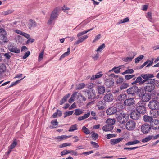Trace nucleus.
<instances>
[{"label":"nucleus","instance_id":"obj_41","mask_svg":"<svg viewBox=\"0 0 159 159\" xmlns=\"http://www.w3.org/2000/svg\"><path fill=\"white\" fill-rule=\"evenodd\" d=\"M25 77L24 76L23 78H22L19 80H17L15 82H12L11 83V85L9 86V87H11L13 86L14 85H16L18 83H20V82L21 81V80H22Z\"/></svg>","mask_w":159,"mask_h":159},{"label":"nucleus","instance_id":"obj_46","mask_svg":"<svg viewBox=\"0 0 159 159\" xmlns=\"http://www.w3.org/2000/svg\"><path fill=\"white\" fill-rule=\"evenodd\" d=\"M85 86V84L84 83H81L79 84L77 86V87L76 88V89L80 90L81 89L84 88Z\"/></svg>","mask_w":159,"mask_h":159},{"label":"nucleus","instance_id":"obj_7","mask_svg":"<svg viewBox=\"0 0 159 159\" xmlns=\"http://www.w3.org/2000/svg\"><path fill=\"white\" fill-rule=\"evenodd\" d=\"M8 49L11 52L16 53H19L20 52V50L17 48L16 44L14 43H11L8 47Z\"/></svg>","mask_w":159,"mask_h":159},{"label":"nucleus","instance_id":"obj_21","mask_svg":"<svg viewBox=\"0 0 159 159\" xmlns=\"http://www.w3.org/2000/svg\"><path fill=\"white\" fill-rule=\"evenodd\" d=\"M154 88V84H148L144 88V89L146 92H151L153 90Z\"/></svg>","mask_w":159,"mask_h":159},{"label":"nucleus","instance_id":"obj_57","mask_svg":"<svg viewBox=\"0 0 159 159\" xmlns=\"http://www.w3.org/2000/svg\"><path fill=\"white\" fill-rule=\"evenodd\" d=\"M116 135L115 134H109L106 135V138L107 139H110L111 138L116 137Z\"/></svg>","mask_w":159,"mask_h":159},{"label":"nucleus","instance_id":"obj_3","mask_svg":"<svg viewBox=\"0 0 159 159\" xmlns=\"http://www.w3.org/2000/svg\"><path fill=\"white\" fill-rule=\"evenodd\" d=\"M145 106L146 103L142 101L139 102L136 105V111L140 114H144L146 112Z\"/></svg>","mask_w":159,"mask_h":159},{"label":"nucleus","instance_id":"obj_50","mask_svg":"<svg viewBox=\"0 0 159 159\" xmlns=\"http://www.w3.org/2000/svg\"><path fill=\"white\" fill-rule=\"evenodd\" d=\"M2 35H7V34L6 31L2 28L0 29V36Z\"/></svg>","mask_w":159,"mask_h":159},{"label":"nucleus","instance_id":"obj_32","mask_svg":"<svg viewBox=\"0 0 159 159\" xmlns=\"http://www.w3.org/2000/svg\"><path fill=\"white\" fill-rule=\"evenodd\" d=\"M105 84L108 87H111L113 85L114 82L112 80H107L105 82Z\"/></svg>","mask_w":159,"mask_h":159},{"label":"nucleus","instance_id":"obj_2","mask_svg":"<svg viewBox=\"0 0 159 159\" xmlns=\"http://www.w3.org/2000/svg\"><path fill=\"white\" fill-rule=\"evenodd\" d=\"M117 113H119L117 114L119 115L117 117L118 122L121 124H124L127 121L129 118V115L125 113L122 111H120Z\"/></svg>","mask_w":159,"mask_h":159},{"label":"nucleus","instance_id":"obj_33","mask_svg":"<svg viewBox=\"0 0 159 159\" xmlns=\"http://www.w3.org/2000/svg\"><path fill=\"white\" fill-rule=\"evenodd\" d=\"M70 96L69 94H68L64 96L60 102V104L61 105L63 104L67 100Z\"/></svg>","mask_w":159,"mask_h":159},{"label":"nucleus","instance_id":"obj_58","mask_svg":"<svg viewBox=\"0 0 159 159\" xmlns=\"http://www.w3.org/2000/svg\"><path fill=\"white\" fill-rule=\"evenodd\" d=\"M153 59H152L151 60H148L146 62L147 63V65L146 67H148L150 66L153 63Z\"/></svg>","mask_w":159,"mask_h":159},{"label":"nucleus","instance_id":"obj_34","mask_svg":"<svg viewBox=\"0 0 159 159\" xmlns=\"http://www.w3.org/2000/svg\"><path fill=\"white\" fill-rule=\"evenodd\" d=\"M90 112H88L87 114H85L83 116L79 117L78 118V120L79 121H80L84 120L88 118L90 116Z\"/></svg>","mask_w":159,"mask_h":159},{"label":"nucleus","instance_id":"obj_54","mask_svg":"<svg viewBox=\"0 0 159 159\" xmlns=\"http://www.w3.org/2000/svg\"><path fill=\"white\" fill-rule=\"evenodd\" d=\"M148 79L147 83L148 84H153L155 82V80L154 79Z\"/></svg>","mask_w":159,"mask_h":159},{"label":"nucleus","instance_id":"obj_15","mask_svg":"<svg viewBox=\"0 0 159 159\" xmlns=\"http://www.w3.org/2000/svg\"><path fill=\"white\" fill-rule=\"evenodd\" d=\"M140 116V114L138 113L137 111H132L130 114V118L133 120L138 119Z\"/></svg>","mask_w":159,"mask_h":159},{"label":"nucleus","instance_id":"obj_62","mask_svg":"<svg viewBox=\"0 0 159 159\" xmlns=\"http://www.w3.org/2000/svg\"><path fill=\"white\" fill-rule=\"evenodd\" d=\"M105 102L103 101H99L97 104V106L104 105Z\"/></svg>","mask_w":159,"mask_h":159},{"label":"nucleus","instance_id":"obj_52","mask_svg":"<svg viewBox=\"0 0 159 159\" xmlns=\"http://www.w3.org/2000/svg\"><path fill=\"white\" fill-rule=\"evenodd\" d=\"M135 76V75H126L125 76V78L126 80H129Z\"/></svg>","mask_w":159,"mask_h":159},{"label":"nucleus","instance_id":"obj_27","mask_svg":"<svg viewBox=\"0 0 159 159\" xmlns=\"http://www.w3.org/2000/svg\"><path fill=\"white\" fill-rule=\"evenodd\" d=\"M6 65L3 63H0V75L6 71Z\"/></svg>","mask_w":159,"mask_h":159},{"label":"nucleus","instance_id":"obj_4","mask_svg":"<svg viewBox=\"0 0 159 159\" xmlns=\"http://www.w3.org/2000/svg\"><path fill=\"white\" fill-rule=\"evenodd\" d=\"M85 34L83 31L78 33L77 35L78 39L75 42L74 45H78L87 39L88 37V36L87 35L83 36Z\"/></svg>","mask_w":159,"mask_h":159},{"label":"nucleus","instance_id":"obj_31","mask_svg":"<svg viewBox=\"0 0 159 159\" xmlns=\"http://www.w3.org/2000/svg\"><path fill=\"white\" fill-rule=\"evenodd\" d=\"M62 115V113L61 111L58 109H57V112L54 113L52 116L53 118H55L57 117V116L59 117L61 116Z\"/></svg>","mask_w":159,"mask_h":159},{"label":"nucleus","instance_id":"obj_53","mask_svg":"<svg viewBox=\"0 0 159 159\" xmlns=\"http://www.w3.org/2000/svg\"><path fill=\"white\" fill-rule=\"evenodd\" d=\"M44 54V51H41L40 53L39 54V57L38 59V61H40L43 58V56Z\"/></svg>","mask_w":159,"mask_h":159},{"label":"nucleus","instance_id":"obj_37","mask_svg":"<svg viewBox=\"0 0 159 159\" xmlns=\"http://www.w3.org/2000/svg\"><path fill=\"white\" fill-rule=\"evenodd\" d=\"M140 143V141L138 140H135L132 141H129L127 143L125 144V145L126 146H129L132 145H134L137 144L139 143Z\"/></svg>","mask_w":159,"mask_h":159},{"label":"nucleus","instance_id":"obj_36","mask_svg":"<svg viewBox=\"0 0 159 159\" xmlns=\"http://www.w3.org/2000/svg\"><path fill=\"white\" fill-rule=\"evenodd\" d=\"M77 124H74L72 125L69 128L68 131L73 132L75 130H77L78 129Z\"/></svg>","mask_w":159,"mask_h":159},{"label":"nucleus","instance_id":"obj_8","mask_svg":"<svg viewBox=\"0 0 159 159\" xmlns=\"http://www.w3.org/2000/svg\"><path fill=\"white\" fill-rule=\"evenodd\" d=\"M138 90V88L137 86H133L127 89V92L129 95H131L132 96H135Z\"/></svg>","mask_w":159,"mask_h":159},{"label":"nucleus","instance_id":"obj_28","mask_svg":"<svg viewBox=\"0 0 159 159\" xmlns=\"http://www.w3.org/2000/svg\"><path fill=\"white\" fill-rule=\"evenodd\" d=\"M123 139V138L120 137L119 138L111 139L110 142V143L111 145H115L122 141Z\"/></svg>","mask_w":159,"mask_h":159},{"label":"nucleus","instance_id":"obj_11","mask_svg":"<svg viewBox=\"0 0 159 159\" xmlns=\"http://www.w3.org/2000/svg\"><path fill=\"white\" fill-rule=\"evenodd\" d=\"M151 127L149 124H144L142 125L141 127V131L143 133H147L150 131Z\"/></svg>","mask_w":159,"mask_h":159},{"label":"nucleus","instance_id":"obj_5","mask_svg":"<svg viewBox=\"0 0 159 159\" xmlns=\"http://www.w3.org/2000/svg\"><path fill=\"white\" fill-rule=\"evenodd\" d=\"M58 15L57 9H54L52 12L50 19L48 22V24L49 25L52 24L53 20L57 17Z\"/></svg>","mask_w":159,"mask_h":159},{"label":"nucleus","instance_id":"obj_29","mask_svg":"<svg viewBox=\"0 0 159 159\" xmlns=\"http://www.w3.org/2000/svg\"><path fill=\"white\" fill-rule=\"evenodd\" d=\"M121 66H119V67H114L111 70H110L108 72V73L111 72L112 71H114L116 73H118L120 72V70L121 68H120Z\"/></svg>","mask_w":159,"mask_h":159},{"label":"nucleus","instance_id":"obj_26","mask_svg":"<svg viewBox=\"0 0 159 159\" xmlns=\"http://www.w3.org/2000/svg\"><path fill=\"white\" fill-rule=\"evenodd\" d=\"M97 90L100 94H103L105 91V87L102 86H98L97 87Z\"/></svg>","mask_w":159,"mask_h":159},{"label":"nucleus","instance_id":"obj_20","mask_svg":"<svg viewBox=\"0 0 159 159\" xmlns=\"http://www.w3.org/2000/svg\"><path fill=\"white\" fill-rule=\"evenodd\" d=\"M37 25V23L32 19H30L28 22V26L29 29L34 27Z\"/></svg>","mask_w":159,"mask_h":159},{"label":"nucleus","instance_id":"obj_59","mask_svg":"<svg viewBox=\"0 0 159 159\" xmlns=\"http://www.w3.org/2000/svg\"><path fill=\"white\" fill-rule=\"evenodd\" d=\"M70 153V150H65L62 151L61 153V156L65 155Z\"/></svg>","mask_w":159,"mask_h":159},{"label":"nucleus","instance_id":"obj_25","mask_svg":"<svg viewBox=\"0 0 159 159\" xmlns=\"http://www.w3.org/2000/svg\"><path fill=\"white\" fill-rule=\"evenodd\" d=\"M143 119L145 122H149L150 124H151V122H152L154 120L152 117L146 115L143 116Z\"/></svg>","mask_w":159,"mask_h":159},{"label":"nucleus","instance_id":"obj_49","mask_svg":"<svg viewBox=\"0 0 159 159\" xmlns=\"http://www.w3.org/2000/svg\"><path fill=\"white\" fill-rule=\"evenodd\" d=\"M129 19L128 17H126L125 19L119 21L118 23V24H120L128 22L129 21Z\"/></svg>","mask_w":159,"mask_h":159},{"label":"nucleus","instance_id":"obj_12","mask_svg":"<svg viewBox=\"0 0 159 159\" xmlns=\"http://www.w3.org/2000/svg\"><path fill=\"white\" fill-rule=\"evenodd\" d=\"M117 112V108L115 107H112L109 108L106 111V112L107 115H112Z\"/></svg>","mask_w":159,"mask_h":159},{"label":"nucleus","instance_id":"obj_24","mask_svg":"<svg viewBox=\"0 0 159 159\" xmlns=\"http://www.w3.org/2000/svg\"><path fill=\"white\" fill-rule=\"evenodd\" d=\"M88 22L87 21H84L80 24L79 25L76 27L74 30L77 28V30H82L86 25Z\"/></svg>","mask_w":159,"mask_h":159},{"label":"nucleus","instance_id":"obj_56","mask_svg":"<svg viewBox=\"0 0 159 159\" xmlns=\"http://www.w3.org/2000/svg\"><path fill=\"white\" fill-rule=\"evenodd\" d=\"M123 78L122 77L118 78L116 80V83L117 84H120L123 82Z\"/></svg>","mask_w":159,"mask_h":159},{"label":"nucleus","instance_id":"obj_39","mask_svg":"<svg viewBox=\"0 0 159 159\" xmlns=\"http://www.w3.org/2000/svg\"><path fill=\"white\" fill-rule=\"evenodd\" d=\"M106 122L108 125H113L115 123V120L114 119H108L106 120Z\"/></svg>","mask_w":159,"mask_h":159},{"label":"nucleus","instance_id":"obj_63","mask_svg":"<svg viewBox=\"0 0 159 159\" xmlns=\"http://www.w3.org/2000/svg\"><path fill=\"white\" fill-rule=\"evenodd\" d=\"M101 38L100 34H99L95 37V38L93 41V42H94L98 40Z\"/></svg>","mask_w":159,"mask_h":159},{"label":"nucleus","instance_id":"obj_42","mask_svg":"<svg viewBox=\"0 0 159 159\" xmlns=\"http://www.w3.org/2000/svg\"><path fill=\"white\" fill-rule=\"evenodd\" d=\"M129 85L127 83H122L120 86L119 87L120 89V90H122L124 89H125Z\"/></svg>","mask_w":159,"mask_h":159},{"label":"nucleus","instance_id":"obj_35","mask_svg":"<svg viewBox=\"0 0 159 159\" xmlns=\"http://www.w3.org/2000/svg\"><path fill=\"white\" fill-rule=\"evenodd\" d=\"M103 75L102 74H99L98 73L96 75H93L91 78V80H95L96 79H98L101 78L103 76Z\"/></svg>","mask_w":159,"mask_h":159},{"label":"nucleus","instance_id":"obj_13","mask_svg":"<svg viewBox=\"0 0 159 159\" xmlns=\"http://www.w3.org/2000/svg\"><path fill=\"white\" fill-rule=\"evenodd\" d=\"M141 76L144 79L142 81L143 83L145 82H147L148 79L154 77L153 75L149 74H143L141 75Z\"/></svg>","mask_w":159,"mask_h":159},{"label":"nucleus","instance_id":"obj_48","mask_svg":"<svg viewBox=\"0 0 159 159\" xmlns=\"http://www.w3.org/2000/svg\"><path fill=\"white\" fill-rule=\"evenodd\" d=\"M83 111L80 109H76L75 110L74 114L77 116L83 113Z\"/></svg>","mask_w":159,"mask_h":159},{"label":"nucleus","instance_id":"obj_64","mask_svg":"<svg viewBox=\"0 0 159 159\" xmlns=\"http://www.w3.org/2000/svg\"><path fill=\"white\" fill-rule=\"evenodd\" d=\"M90 143L95 148H98L99 147L98 144L95 142L91 141Z\"/></svg>","mask_w":159,"mask_h":159},{"label":"nucleus","instance_id":"obj_17","mask_svg":"<svg viewBox=\"0 0 159 159\" xmlns=\"http://www.w3.org/2000/svg\"><path fill=\"white\" fill-rule=\"evenodd\" d=\"M136 55V53L134 52H131L130 53V57H128L124 58L123 61L126 62H129L130 61L133 59L134 57Z\"/></svg>","mask_w":159,"mask_h":159},{"label":"nucleus","instance_id":"obj_19","mask_svg":"<svg viewBox=\"0 0 159 159\" xmlns=\"http://www.w3.org/2000/svg\"><path fill=\"white\" fill-rule=\"evenodd\" d=\"M87 95L88 96V99H89L92 100L96 98L95 93L94 90L93 91V90L92 92L91 93L90 91L88 90L87 92Z\"/></svg>","mask_w":159,"mask_h":159},{"label":"nucleus","instance_id":"obj_45","mask_svg":"<svg viewBox=\"0 0 159 159\" xmlns=\"http://www.w3.org/2000/svg\"><path fill=\"white\" fill-rule=\"evenodd\" d=\"M82 130L86 134H88L90 133L89 130L84 126H83L82 127Z\"/></svg>","mask_w":159,"mask_h":159},{"label":"nucleus","instance_id":"obj_10","mask_svg":"<svg viewBox=\"0 0 159 159\" xmlns=\"http://www.w3.org/2000/svg\"><path fill=\"white\" fill-rule=\"evenodd\" d=\"M151 127L154 130L159 129V121L157 120L154 119L150 124Z\"/></svg>","mask_w":159,"mask_h":159},{"label":"nucleus","instance_id":"obj_61","mask_svg":"<svg viewBox=\"0 0 159 159\" xmlns=\"http://www.w3.org/2000/svg\"><path fill=\"white\" fill-rule=\"evenodd\" d=\"M120 91H121V90H120V88L119 87L113 89L112 91V93L114 94H116Z\"/></svg>","mask_w":159,"mask_h":159},{"label":"nucleus","instance_id":"obj_43","mask_svg":"<svg viewBox=\"0 0 159 159\" xmlns=\"http://www.w3.org/2000/svg\"><path fill=\"white\" fill-rule=\"evenodd\" d=\"M105 44L104 43H103L98 47L96 51L97 52H101L105 48Z\"/></svg>","mask_w":159,"mask_h":159},{"label":"nucleus","instance_id":"obj_38","mask_svg":"<svg viewBox=\"0 0 159 159\" xmlns=\"http://www.w3.org/2000/svg\"><path fill=\"white\" fill-rule=\"evenodd\" d=\"M77 93V92H75L74 93L71 95L70 98L69 99L68 102L70 103H71L74 101L75 99V96H76Z\"/></svg>","mask_w":159,"mask_h":159},{"label":"nucleus","instance_id":"obj_14","mask_svg":"<svg viewBox=\"0 0 159 159\" xmlns=\"http://www.w3.org/2000/svg\"><path fill=\"white\" fill-rule=\"evenodd\" d=\"M135 100L134 98H131L126 99L124 102L125 106H129L132 105L134 103Z\"/></svg>","mask_w":159,"mask_h":159},{"label":"nucleus","instance_id":"obj_55","mask_svg":"<svg viewBox=\"0 0 159 159\" xmlns=\"http://www.w3.org/2000/svg\"><path fill=\"white\" fill-rule=\"evenodd\" d=\"M17 144V143L14 140L13 143L8 148H10V149H12L14 148Z\"/></svg>","mask_w":159,"mask_h":159},{"label":"nucleus","instance_id":"obj_51","mask_svg":"<svg viewBox=\"0 0 159 159\" xmlns=\"http://www.w3.org/2000/svg\"><path fill=\"white\" fill-rule=\"evenodd\" d=\"M74 111H68L65 112L64 114V117L65 118L68 116L71 115L73 113Z\"/></svg>","mask_w":159,"mask_h":159},{"label":"nucleus","instance_id":"obj_30","mask_svg":"<svg viewBox=\"0 0 159 159\" xmlns=\"http://www.w3.org/2000/svg\"><path fill=\"white\" fill-rule=\"evenodd\" d=\"M126 98V96L125 94H120L116 98L117 101H124Z\"/></svg>","mask_w":159,"mask_h":159},{"label":"nucleus","instance_id":"obj_40","mask_svg":"<svg viewBox=\"0 0 159 159\" xmlns=\"http://www.w3.org/2000/svg\"><path fill=\"white\" fill-rule=\"evenodd\" d=\"M153 138L152 136H147L144 139H142V142L143 143H145L150 140Z\"/></svg>","mask_w":159,"mask_h":159},{"label":"nucleus","instance_id":"obj_44","mask_svg":"<svg viewBox=\"0 0 159 159\" xmlns=\"http://www.w3.org/2000/svg\"><path fill=\"white\" fill-rule=\"evenodd\" d=\"M144 56L143 55H139L138 57L135 59V62L138 63L143 58Z\"/></svg>","mask_w":159,"mask_h":159},{"label":"nucleus","instance_id":"obj_9","mask_svg":"<svg viewBox=\"0 0 159 159\" xmlns=\"http://www.w3.org/2000/svg\"><path fill=\"white\" fill-rule=\"evenodd\" d=\"M135 125L136 123L134 121L129 120L126 123V128L128 130H132L134 129Z\"/></svg>","mask_w":159,"mask_h":159},{"label":"nucleus","instance_id":"obj_16","mask_svg":"<svg viewBox=\"0 0 159 159\" xmlns=\"http://www.w3.org/2000/svg\"><path fill=\"white\" fill-rule=\"evenodd\" d=\"M113 96L111 93H108L106 94L103 98L104 100L107 102L112 101L113 100Z\"/></svg>","mask_w":159,"mask_h":159},{"label":"nucleus","instance_id":"obj_1","mask_svg":"<svg viewBox=\"0 0 159 159\" xmlns=\"http://www.w3.org/2000/svg\"><path fill=\"white\" fill-rule=\"evenodd\" d=\"M148 106L152 110L150 111V114H152L153 110H157L159 108V102L157 98H154L149 102Z\"/></svg>","mask_w":159,"mask_h":159},{"label":"nucleus","instance_id":"obj_23","mask_svg":"<svg viewBox=\"0 0 159 159\" xmlns=\"http://www.w3.org/2000/svg\"><path fill=\"white\" fill-rule=\"evenodd\" d=\"M71 136V135L66 136L65 135L57 136L54 138L53 139L57 140L59 141H61L65 140L67 138H70Z\"/></svg>","mask_w":159,"mask_h":159},{"label":"nucleus","instance_id":"obj_18","mask_svg":"<svg viewBox=\"0 0 159 159\" xmlns=\"http://www.w3.org/2000/svg\"><path fill=\"white\" fill-rule=\"evenodd\" d=\"M113 128L114 126L113 125L107 124L103 126L102 130L104 131H110L113 130Z\"/></svg>","mask_w":159,"mask_h":159},{"label":"nucleus","instance_id":"obj_60","mask_svg":"<svg viewBox=\"0 0 159 159\" xmlns=\"http://www.w3.org/2000/svg\"><path fill=\"white\" fill-rule=\"evenodd\" d=\"M92 137L94 140H96L98 138V135L97 133H94L92 134Z\"/></svg>","mask_w":159,"mask_h":159},{"label":"nucleus","instance_id":"obj_6","mask_svg":"<svg viewBox=\"0 0 159 159\" xmlns=\"http://www.w3.org/2000/svg\"><path fill=\"white\" fill-rule=\"evenodd\" d=\"M139 96L141 98L142 102H145L149 101L151 98V94L149 93H144L142 92L139 94Z\"/></svg>","mask_w":159,"mask_h":159},{"label":"nucleus","instance_id":"obj_47","mask_svg":"<svg viewBox=\"0 0 159 159\" xmlns=\"http://www.w3.org/2000/svg\"><path fill=\"white\" fill-rule=\"evenodd\" d=\"M142 77L141 76H139L136 79V80L132 82L131 83V84L132 85H134L136 83H139L140 81H141L142 80Z\"/></svg>","mask_w":159,"mask_h":159},{"label":"nucleus","instance_id":"obj_22","mask_svg":"<svg viewBox=\"0 0 159 159\" xmlns=\"http://www.w3.org/2000/svg\"><path fill=\"white\" fill-rule=\"evenodd\" d=\"M7 35H1L0 36V44H3L8 42Z\"/></svg>","mask_w":159,"mask_h":159}]
</instances>
